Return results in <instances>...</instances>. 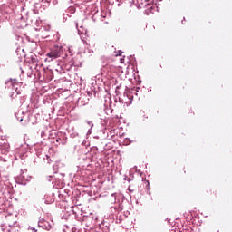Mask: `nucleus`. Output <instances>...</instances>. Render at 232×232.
Instances as JSON below:
<instances>
[{"mask_svg":"<svg viewBox=\"0 0 232 232\" xmlns=\"http://www.w3.org/2000/svg\"><path fill=\"white\" fill-rule=\"evenodd\" d=\"M61 52H63V47L55 46L46 53V57H49V62L53 61V59H59L61 57Z\"/></svg>","mask_w":232,"mask_h":232,"instance_id":"1","label":"nucleus"},{"mask_svg":"<svg viewBox=\"0 0 232 232\" xmlns=\"http://www.w3.org/2000/svg\"><path fill=\"white\" fill-rule=\"evenodd\" d=\"M35 63H37V58H35V56L32 55L31 56V63L35 64Z\"/></svg>","mask_w":232,"mask_h":232,"instance_id":"2","label":"nucleus"},{"mask_svg":"<svg viewBox=\"0 0 232 232\" xmlns=\"http://www.w3.org/2000/svg\"><path fill=\"white\" fill-rule=\"evenodd\" d=\"M16 83H17V82H15V80H12V81H11L12 86H15Z\"/></svg>","mask_w":232,"mask_h":232,"instance_id":"3","label":"nucleus"},{"mask_svg":"<svg viewBox=\"0 0 232 232\" xmlns=\"http://www.w3.org/2000/svg\"><path fill=\"white\" fill-rule=\"evenodd\" d=\"M120 63H121V64H124V58H121Z\"/></svg>","mask_w":232,"mask_h":232,"instance_id":"4","label":"nucleus"},{"mask_svg":"<svg viewBox=\"0 0 232 232\" xmlns=\"http://www.w3.org/2000/svg\"><path fill=\"white\" fill-rule=\"evenodd\" d=\"M152 30H155V26H152Z\"/></svg>","mask_w":232,"mask_h":232,"instance_id":"5","label":"nucleus"},{"mask_svg":"<svg viewBox=\"0 0 232 232\" xmlns=\"http://www.w3.org/2000/svg\"><path fill=\"white\" fill-rule=\"evenodd\" d=\"M20 122H23V119L20 120Z\"/></svg>","mask_w":232,"mask_h":232,"instance_id":"6","label":"nucleus"}]
</instances>
